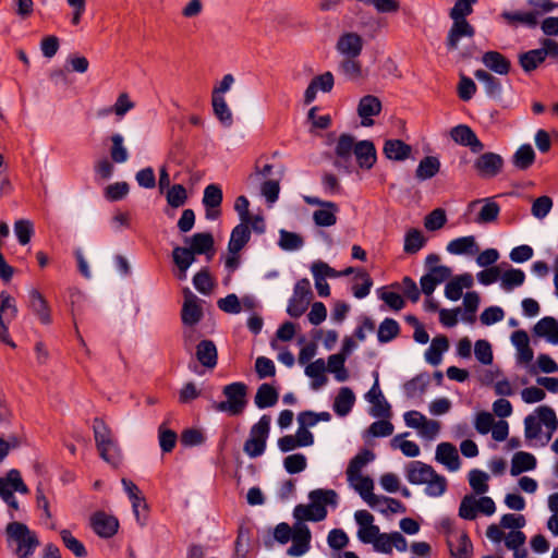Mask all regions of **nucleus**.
Masks as SVG:
<instances>
[{
    "label": "nucleus",
    "mask_w": 558,
    "mask_h": 558,
    "mask_svg": "<svg viewBox=\"0 0 558 558\" xmlns=\"http://www.w3.org/2000/svg\"><path fill=\"white\" fill-rule=\"evenodd\" d=\"M374 385L365 396L367 401L373 404L371 415L374 417L389 418L392 415L391 407L379 388L378 373L374 372Z\"/></svg>",
    "instance_id": "nucleus-9"
},
{
    "label": "nucleus",
    "mask_w": 558,
    "mask_h": 558,
    "mask_svg": "<svg viewBox=\"0 0 558 558\" xmlns=\"http://www.w3.org/2000/svg\"><path fill=\"white\" fill-rule=\"evenodd\" d=\"M451 138L459 145L470 147L472 153H480L484 145L475 132L466 124H459L450 130Z\"/></svg>",
    "instance_id": "nucleus-14"
},
{
    "label": "nucleus",
    "mask_w": 558,
    "mask_h": 558,
    "mask_svg": "<svg viewBox=\"0 0 558 558\" xmlns=\"http://www.w3.org/2000/svg\"><path fill=\"white\" fill-rule=\"evenodd\" d=\"M355 403V395L349 387H341L333 401V411L338 416H347Z\"/></svg>",
    "instance_id": "nucleus-30"
},
{
    "label": "nucleus",
    "mask_w": 558,
    "mask_h": 558,
    "mask_svg": "<svg viewBox=\"0 0 558 558\" xmlns=\"http://www.w3.org/2000/svg\"><path fill=\"white\" fill-rule=\"evenodd\" d=\"M381 111V101L378 97L366 95L360 99L357 113L362 119L363 126H372L374 120L372 117L378 116Z\"/></svg>",
    "instance_id": "nucleus-19"
},
{
    "label": "nucleus",
    "mask_w": 558,
    "mask_h": 558,
    "mask_svg": "<svg viewBox=\"0 0 558 558\" xmlns=\"http://www.w3.org/2000/svg\"><path fill=\"white\" fill-rule=\"evenodd\" d=\"M278 399V391L270 384L264 383L258 387L254 402L258 409H266L274 407Z\"/></svg>",
    "instance_id": "nucleus-34"
},
{
    "label": "nucleus",
    "mask_w": 558,
    "mask_h": 558,
    "mask_svg": "<svg viewBox=\"0 0 558 558\" xmlns=\"http://www.w3.org/2000/svg\"><path fill=\"white\" fill-rule=\"evenodd\" d=\"M214 114L225 126H231L233 123L232 112L229 109L225 97L211 96Z\"/></svg>",
    "instance_id": "nucleus-40"
},
{
    "label": "nucleus",
    "mask_w": 558,
    "mask_h": 558,
    "mask_svg": "<svg viewBox=\"0 0 558 558\" xmlns=\"http://www.w3.org/2000/svg\"><path fill=\"white\" fill-rule=\"evenodd\" d=\"M488 474L478 469H473L469 472V483L472 489L478 494H485L488 490Z\"/></svg>",
    "instance_id": "nucleus-51"
},
{
    "label": "nucleus",
    "mask_w": 558,
    "mask_h": 558,
    "mask_svg": "<svg viewBox=\"0 0 558 558\" xmlns=\"http://www.w3.org/2000/svg\"><path fill=\"white\" fill-rule=\"evenodd\" d=\"M14 232L21 245L29 243L34 234V225L28 219H20L14 222Z\"/></svg>",
    "instance_id": "nucleus-52"
},
{
    "label": "nucleus",
    "mask_w": 558,
    "mask_h": 558,
    "mask_svg": "<svg viewBox=\"0 0 558 558\" xmlns=\"http://www.w3.org/2000/svg\"><path fill=\"white\" fill-rule=\"evenodd\" d=\"M449 348V341L446 336H436L432 342L429 348L425 352V360L434 365L437 366L441 362L442 353L446 352Z\"/></svg>",
    "instance_id": "nucleus-33"
},
{
    "label": "nucleus",
    "mask_w": 558,
    "mask_h": 558,
    "mask_svg": "<svg viewBox=\"0 0 558 558\" xmlns=\"http://www.w3.org/2000/svg\"><path fill=\"white\" fill-rule=\"evenodd\" d=\"M197 361L207 368H214L217 365L218 353L213 340H202L196 345Z\"/></svg>",
    "instance_id": "nucleus-28"
},
{
    "label": "nucleus",
    "mask_w": 558,
    "mask_h": 558,
    "mask_svg": "<svg viewBox=\"0 0 558 558\" xmlns=\"http://www.w3.org/2000/svg\"><path fill=\"white\" fill-rule=\"evenodd\" d=\"M340 71L349 80H359L362 77V64L356 58H344L339 64Z\"/></svg>",
    "instance_id": "nucleus-54"
},
{
    "label": "nucleus",
    "mask_w": 558,
    "mask_h": 558,
    "mask_svg": "<svg viewBox=\"0 0 558 558\" xmlns=\"http://www.w3.org/2000/svg\"><path fill=\"white\" fill-rule=\"evenodd\" d=\"M482 62L486 68L499 75H507L511 70L510 60L495 50L485 52L482 57Z\"/></svg>",
    "instance_id": "nucleus-23"
},
{
    "label": "nucleus",
    "mask_w": 558,
    "mask_h": 558,
    "mask_svg": "<svg viewBox=\"0 0 558 558\" xmlns=\"http://www.w3.org/2000/svg\"><path fill=\"white\" fill-rule=\"evenodd\" d=\"M446 222V211L442 208H436L425 217L424 226L429 231H436L441 229Z\"/></svg>",
    "instance_id": "nucleus-58"
},
{
    "label": "nucleus",
    "mask_w": 558,
    "mask_h": 558,
    "mask_svg": "<svg viewBox=\"0 0 558 558\" xmlns=\"http://www.w3.org/2000/svg\"><path fill=\"white\" fill-rule=\"evenodd\" d=\"M187 201L186 189L182 184H173L167 192V203L178 208L183 206Z\"/></svg>",
    "instance_id": "nucleus-56"
},
{
    "label": "nucleus",
    "mask_w": 558,
    "mask_h": 558,
    "mask_svg": "<svg viewBox=\"0 0 558 558\" xmlns=\"http://www.w3.org/2000/svg\"><path fill=\"white\" fill-rule=\"evenodd\" d=\"M535 412L537 413V420L541 424H544L545 427L549 430L548 438L551 437V434L558 428V420L555 411L548 405L538 407Z\"/></svg>",
    "instance_id": "nucleus-44"
},
{
    "label": "nucleus",
    "mask_w": 558,
    "mask_h": 558,
    "mask_svg": "<svg viewBox=\"0 0 558 558\" xmlns=\"http://www.w3.org/2000/svg\"><path fill=\"white\" fill-rule=\"evenodd\" d=\"M535 161V153L530 144L521 145L512 156V163L519 170H527Z\"/></svg>",
    "instance_id": "nucleus-37"
},
{
    "label": "nucleus",
    "mask_w": 558,
    "mask_h": 558,
    "mask_svg": "<svg viewBox=\"0 0 558 558\" xmlns=\"http://www.w3.org/2000/svg\"><path fill=\"white\" fill-rule=\"evenodd\" d=\"M283 466L289 474L303 472L307 466L306 457L303 453L287 456L283 460Z\"/></svg>",
    "instance_id": "nucleus-55"
},
{
    "label": "nucleus",
    "mask_w": 558,
    "mask_h": 558,
    "mask_svg": "<svg viewBox=\"0 0 558 558\" xmlns=\"http://www.w3.org/2000/svg\"><path fill=\"white\" fill-rule=\"evenodd\" d=\"M203 318V308L198 298L189 288L184 290V303L181 310V319L185 326H194Z\"/></svg>",
    "instance_id": "nucleus-13"
},
{
    "label": "nucleus",
    "mask_w": 558,
    "mask_h": 558,
    "mask_svg": "<svg viewBox=\"0 0 558 558\" xmlns=\"http://www.w3.org/2000/svg\"><path fill=\"white\" fill-rule=\"evenodd\" d=\"M425 484L426 487L424 492L429 497H439L444 495L448 486L446 477L438 474L436 471L435 474H433Z\"/></svg>",
    "instance_id": "nucleus-46"
},
{
    "label": "nucleus",
    "mask_w": 558,
    "mask_h": 558,
    "mask_svg": "<svg viewBox=\"0 0 558 558\" xmlns=\"http://www.w3.org/2000/svg\"><path fill=\"white\" fill-rule=\"evenodd\" d=\"M110 158L112 162L123 163L129 159V151L124 146V138L121 134L114 133L110 137Z\"/></svg>",
    "instance_id": "nucleus-41"
},
{
    "label": "nucleus",
    "mask_w": 558,
    "mask_h": 558,
    "mask_svg": "<svg viewBox=\"0 0 558 558\" xmlns=\"http://www.w3.org/2000/svg\"><path fill=\"white\" fill-rule=\"evenodd\" d=\"M551 207L553 199L547 195H543L533 202L531 211L535 218L543 219L549 214Z\"/></svg>",
    "instance_id": "nucleus-63"
},
{
    "label": "nucleus",
    "mask_w": 558,
    "mask_h": 558,
    "mask_svg": "<svg viewBox=\"0 0 558 558\" xmlns=\"http://www.w3.org/2000/svg\"><path fill=\"white\" fill-rule=\"evenodd\" d=\"M472 543L470 537L463 533L459 537V543L456 548L450 545V554L452 558H470L472 553Z\"/></svg>",
    "instance_id": "nucleus-64"
},
{
    "label": "nucleus",
    "mask_w": 558,
    "mask_h": 558,
    "mask_svg": "<svg viewBox=\"0 0 558 558\" xmlns=\"http://www.w3.org/2000/svg\"><path fill=\"white\" fill-rule=\"evenodd\" d=\"M544 61L545 58L541 48L532 49L519 54V64L526 73L536 70Z\"/></svg>",
    "instance_id": "nucleus-38"
},
{
    "label": "nucleus",
    "mask_w": 558,
    "mask_h": 558,
    "mask_svg": "<svg viewBox=\"0 0 558 558\" xmlns=\"http://www.w3.org/2000/svg\"><path fill=\"white\" fill-rule=\"evenodd\" d=\"M536 458L532 453L525 451H518L512 457L510 474L512 476H518L523 472L534 470L536 468Z\"/></svg>",
    "instance_id": "nucleus-31"
},
{
    "label": "nucleus",
    "mask_w": 558,
    "mask_h": 558,
    "mask_svg": "<svg viewBox=\"0 0 558 558\" xmlns=\"http://www.w3.org/2000/svg\"><path fill=\"white\" fill-rule=\"evenodd\" d=\"M250 539V529L241 525L238 530V535L234 543L235 555L238 558H245L248 551Z\"/></svg>",
    "instance_id": "nucleus-61"
},
{
    "label": "nucleus",
    "mask_w": 558,
    "mask_h": 558,
    "mask_svg": "<svg viewBox=\"0 0 558 558\" xmlns=\"http://www.w3.org/2000/svg\"><path fill=\"white\" fill-rule=\"evenodd\" d=\"M474 35L475 28L468 20H452V25L446 38V47L449 51L456 50L462 37L472 38Z\"/></svg>",
    "instance_id": "nucleus-17"
},
{
    "label": "nucleus",
    "mask_w": 558,
    "mask_h": 558,
    "mask_svg": "<svg viewBox=\"0 0 558 558\" xmlns=\"http://www.w3.org/2000/svg\"><path fill=\"white\" fill-rule=\"evenodd\" d=\"M223 199V194L220 185L209 184L204 190L203 205L206 210V218L215 220L220 216V206Z\"/></svg>",
    "instance_id": "nucleus-15"
},
{
    "label": "nucleus",
    "mask_w": 558,
    "mask_h": 558,
    "mask_svg": "<svg viewBox=\"0 0 558 558\" xmlns=\"http://www.w3.org/2000/svg\"><path fill=\"white\" fill-rule=\"evenodd\" d=\"M90 525L99 537L110 538L118 532L119 521L113 515L97 511L90 518Z\"/></svg>",
    "instance_id": "nucleus-12"
},
{
    "label": "nucleus",
    "mask_w": 558,
    "mask_h": 558,
    "mask_svg": "<svg viewBox=\"0 0 558 558\" xmlns=\"http://www.w3.org/2000/svg\"><path fill=\"white\" fill-rule=\"evenodd\" d=\"M510 26L524 25L534 28L538 25V19L532 11H504L500 15Z\"/></svg>",
    "instance_id": "nucleus-27"
},
{
    "label": "nucleus",
    "mask_w": 558,
    "mask_h": 558,
    "mask_svg": "<svg viewBox=\"0 0 558 558\" xmlns=\"http://www.w3.org/2000/svg\"><path fill=\"white\" fill-rule=\"evenodd\" d=\"M185 243H189V247L175 246L173 250L180 253V255L192 258L195 262V255H209L210 258L215 252V240L210 232H198L194 233L190 238L184 239Z\"/></svg>",
    "instance_id": "nucleus-6"
},
{
    "label": "nucleus",
    "mask_w": 558,
    "mask_h": 558,
    "mask_svg": "<svg viewBox=\"0 0 558 558\" xmlns=\"http://www.w3.org/2000/svg\"><path fill=\"white\" fill-rule=\"evenodd\" d=\"M407 480L413 485L425 484L435 474L432 465L422 461H411L407 465Z\"/></svg>",
    "instance_id": "nucleus-20"
},
{
    "label": "nucleus",
    "mask_w": 558,
    "mask_h": 558,
    "mask_svg": "<svg viewBox=\"0 0 558 558\" xmlns=\"http://www.w3.org/2000/svg\"><path fill=\"white\" fill-rule=\"evenodd\" d=\"M251 239V230L248 222H241L236 225L230 234L228 243V252L231 254H239Z\"/></svg>",
    "instance_id": "nucleus-21"
},
{
    "label": "nucleus",
    "mask_w": 558,
    "mask_h": 558,
    "mask_svg": "<svg viewBox=\"0 0 558 558\" xmlns=\"http://www.w3.org/2000/svg\"><path fill=\"white\" fill-rule=\"evenodd\" d=\"M279 234H280V238H279L278 245L283 251H295V250L301 248L304 244L303 238L298 233L290 232V231L282 229V230H280Z\"/></svg>",
    "instance_id": "nucleus-47"
},
{
    "label": "nucleus",
    "mask_w": 558,
    "mask_h": 558,
    "mask_svg": "<svg viewBox=\"0 0 558 558\" xmlns=\"http://www.w3.org/2000/svg\"><path fill=\"white\" fill-rule=\"evenodd\" d=\"M474 354L477 361L484 365L493 363V350L487 340L481 339L475 342Z\"/></svg>",
    "instance_id": "nucleus-62"
},
{
    "label": "nucleus",
    "mask_w": 558,
    "mask_h": 558,
    "mask_svg": "<svg viewBox=\"0 0 558 558\" xmlns=\"http://www.w3.org/2000/svg\"><path fill=\"white\" fill-rule=\"evenodd\" d=\"M93 432L99 456L109 464L118 466L121 462V451L109 426L102 418L95 417Z\"/></svg>",
    "instance_id": "nucleus-3"
},
{
    "label": "nucleus",
    "mask_w": 558,
    "mask_h": 558,
    "mask_svg": "<svg viewBox=\"0 0 558 558\" xmlns=\"http://www.w3.org/2000/svg\"><path fill=\"white\" fill-rule=\"evenodd\" d=\"M247 385L242 381L228 384L222 388L226 400L213 401L211 409L229 416H239L247 407Z\"/></svg>",
    "instance_id": "nucleus-2"
},
{
    "label": "nucleus",
    "mask_w": 558,
    "mask_h": 558,
    "mask_svg": "<svg viewBox=\"0 0 558 558\" xmlns=\"http://www.w3.org/2000/svg\"><path fill=\"white\" fill-rule=\"evenodd\" d=\"M193 284L195 289L202 294H208L213 287L214 282L211 280L208 268H203L193 277Z\"/></svg>",
    "instance_id": "nucleus-60"
},
{
    "label": "nucleus",
    "mask_w": 558,
    "mask_h": 558,
    "mask_svg": "<svg viewBox=\"0 0 558 558\" xmlns=\"http://www.w3.org/2000/svg\"><path fill=\"white\" fill-rule=\"evenodd\" d=\"M537 337L546 338L549 343L558 344V320L551 316H545L533 327Z\"/></svg>",
    "instance_id": "nucleus-25"
},
{
    "label": "nucleus",
    "mask_w": 558,
    "mask_h": 558,
    "mask_svg": "<svg viewBox=\"0 0 558 558\" xmlns=\"http://www.w3.org/2000/svg\"><path fill=\"white\" fill-rule=\"evenodd\" d=\"M436 460L446 465L449 471L460 468V458L457 448L450 442H440L436 448Z\"/></svg>",
    "instance_id": "nucleus-22"
},
{
    "label": "nucleus",
    "mask_w": 558,
    "mask_h": 558,
    "mask_svg": "<svg viewBox=\"0 0 558 558\" xmlns=\"http://www.w3.org/2000/svg\"><path fill=\"white\" fill-rule=\"evenodd\" d=\"M338 205L336 204L335 208H325L317 209L313 213V220L318 227H331L337 222V211Z\"/></svg>",
    "instance_id": "nucleus-50"
},
{
    "label": "nucleus",
    "mask_w": 558,
    "mask_h": 558,
    "mask_svg": "<svg viewBox=\"0 0 558 558\" xmlns=\"http://www.w3.org/2000/svg\"><path fill=\"white\" fill-rule=\"evenodd\" d=\"M474 76L481 83H483L485 93L489 98L500 99L502 94V86L499 78L490 74L489 72L478 69L474 72Z\"/></svg>",
    "instance_id": "nucleus-29"
},
{
    "label": "nucleus",
    "mask_w": 558,
    "mask_h": 558,
    "mask_svg": "<svg viewBox=\"0 0 558 558\" xmlns=\"http://www.w3.org/2000/svg\"><path fill=\"white\" fill-rule=\"evenodd\" d=\"M28 308L43 325H50L52 323L49 303L37 289H32L28 292Z\"/></svg>",
    "instance_id": "nucleus-16"
},
{
    "label": "nucleus",
    "mask_w": 558,
    "mask_h": 558,
    "mask_svg": "<svg viewBox=\"0 0 558 558\" xmlns=\"http://www.w3.org/2000/svg\"><path fill=\"white\" fill-rule=\"evenodd\" d=\"M312 298L313 292L310 280L307 278L298 280L293 289V295L289 300L287 313L293 318L302 316L307 310Z\"/></svg>",
    "instance_id": "nucleus-7"
},
{
    "label": "nucleus",
    "mask_w": 558,
    "mask_h": 558,
    "mask_svg": "<svg viewBox=\"0 0 558 558\" xmlns=\"http://www.w3.org/2000/svg\"><path fill=\"white\" fill-rule=\"evenodd\" d=\"M504 163V158L499 154L487 151L475 159L474 169L482 178H495L501 172Z\"/></svg>",
    "instance_id": "nucleus-8"
},
{
    "label": "nucleus",
    "mask_w": 558,
    "mask_h": 558,
    "mask_svg": "<svg viewBox=\"0 0 558 558\" xmlns=\"http://www.w3.org/2000/svg\"><path fill=\"white\" fill-rule=\"evenodd\" d=\"M351 484L369 507L376 508L377 505L380 504L379 496L373 493L374 482L369 476H363L361 474L360 477H356L355 482Z\"/></svg>",
    "instance_id": "nucleus-26"
},
{
    "label": "nucleus",
    "mask_w": 558,
    "mask_h": 558,
    "mask_svg": "<svg viewBox=\"0 0 558 558\" xmlns=\"http://www.w3.org/2000/svg\"><path fill=\"white\" fill-rule=\"evenodd\" d=\"M375 459V453L369 449H362L353 457L347 468V477L350 483L355 482L356 477L362 474V469Z\"/></svg>",
    "instance_id": "nucleus-24"
},
{
    "label": "nucleus",
    "mask_w": 558,
    "mask_h": 558,
    "mask_svg": "<svg viewBox=\"0 0 558 558\" xmlns=\"http://www.w3.org/2000/svg\"><path fill=\"white\" fill-rule=\"evenodd\" d=\"M356 278L362 279L363 282L361 284H353L352 286L353 295L356 299H364L371 292V289L373 287V279L371 278L369 274L366 272L365 270L357 271L356 272Z\"/></svg>",
    "instance_id": "nucleus-59"
},
{
    "label": "nucleus",
    "mask_w": 558,
    "mask_h": 558,
    "mask_svg": "<svg viewBox=\"0 0 558 558\" xmlns=\"http://www.w3.org/2000/svg\"><path fill=\"white\" fill-rule=\"evenodd\" d=\"M426 243V239L418 229H410L404 236L403 251L407 254H416Z\"/></svg>",
    "instance_id": "nucleus-42"
},
{
    "label": "nucleus",
    "mask_w": 558,
    "mask_h": 558,
    "mask_svg": "<svg viewBox=\"0 0 558 558\" xmlns=\"http://www.w3.org/2000/svg\"><path fill=\"white\" fill-rule=\"evenodd\" d=\"M5 534L8 542L16 543L17 558L31 557L40 544L36 533L22 522H10L5 527Z\"/></svg>",
    "instance_id": "nucleus-4"
},
{
    "label": "nucleus",
    "mask_w": 558,
    "mask_h": 558,
    "mask_svg": "<svg viewBox=\"0 0 558 558\" xmlns=\"http://www.w3.org/2000/svg\"><path fill=\"white\" fill-rule=\"evenodd\" d=\"M477 0H457L454 5L449 11V16L451 20H466V16L472 14L473 4L476 3Z\"/></svg>",
    "instance_id": "nucleus-57"
},
{
    "label": "nucleus",
    "mask_w": 558,
    "mask_h": 558,
    "mask_svg": "<svg viewBox=\"0 0 558 558\" xmlns=\"http://www.w3.org/2000/svg\"><path fill=\"white\" fill-rule=\"evenodd\" d=\"M336 48L344 58H357L363 49V38L353 32L344 33L339 37Z\"/></svg>",
    "instance_id": "nucleus-18"
},
{
    "label": "nucleus",
    "mask_w": 558,
    "mask_h": 558,
    "mask_svg": "<svg viewBox=\"0 0 558 558\" xmlns=\"http://www.w3.org/2000/svg\"><path fill=\"white\" fill-rule=\"evenodd\" d=\"M400 333V325L393 318H385L377 331V338L380 343H387L393 340Z\"/></svg>",
    "instance_id": "nucleus-39"
},
{
    "label": "nucleus",
    "mask_w": 558,
    "mask_h": 558,
    "mask_svg": "<svg viewBox=\"0 0 558 558\" xmlns=\"http://www.w3.org/2000/svg\"><path fill=\"white\" fill-rule=\"evenodd\" d=\"M439 159L435 156H426L420 161L415 170V177L420 181H425L434 178L439 172Z\"/></svg>",
    "instance_id": "nucleus-36"
},
{
    "label": "nucleus",
    "mask_w": 558,
    "mask_h": 558,
    "mask_svg": "<svg viewBox=\"0 0 558 558\" xmlns=\"http://www.w3.org/2000/svg\"><path fill=\"white\" fill-rule=\"evenodd\" d=\"M383 150L388 159L402 161L409 158L412 148L401 140H387Z\"/></svg>",
    "instance_id": "nucleus-32"
},
{
    "label": "nucleus",
    "mask_w": 558,
    "mask_h": 558,
    "mask_svg": "<svg viewBox=\"0 0 558 558\" xmlns=\"http://www.w3.org/2000/svg\"><path fill=\"white\" fill-rule=\"evenodd\" d=\"M333 167L347 174L353 172V155L362 170H371L377 160L376 147L372 141L363 140L355 142L354 136L348 133H342L338 137Z\"/></svg>",
    "instance_id": "nucleus-1"
},
{
    "label": "nucleus",
    "mask_w": 558,
    "mask_h": 558,
    "mask_svg": "<svg viewBox=\"0 0 558 558\" xmlns=\"http://www.w3.org/2000/svg\"><path fill=\"white\" fill-rule=\"evenodd\" d=\"M270 416L264 414L259 421L251 427L248 438L243 445V451L250 458H258L264 454L270 432Z\"/></svg>",
    "instance_id": "nucleus-5"
},
{
    "label": "nucleus",
    "mask_w": 558,
    "mask_h": 558,
    "mask_svg": "<svg viewBox=\"0 0 558 558\" xmlns=\"http://www.w3.org/2000/svg\"><path fill=\"white\" fill-rule=\"evenodd\" d=\"M477 250L473 235L457 238L447 245V251L453 255L474 254Z\"/></svg>",
    "instance_id": "nucleus-35"
},
{
    "label": "nucleus",
    "mask_w": 558,
    "mask_h": 558,
    "mask_svg": "<svg viewBox=\"0 0 558 558\" xmlns=\"http://www.w3.org/2000/svg\"><path fill=\"white\" fill-rule=\"evenodd\" d=\"M500 213V206L494 201H486L484 206L481 208L475 222L477 223H490L497 220Z\"/></svg>",
    "instance_id": "nucleus-48"
},
{
    "label": "nucleus",
    "mask_w": 558,
    "mask_h": 558,
    "mask_svg": "<svg viewBox=\"0 0 558 558\" xmlns=\"http://www.w3.org/2000/svg\"><path fill=\"white\" fill-rule=\"evenodd\" d=\"M308 499L312 507L317 512L318 518H322L323 520L327 517L326 506H331L332 508L338 506V494L333 489L317 488L311 490Z\"/></svg>",
    "instance_id": "nucleus-11"
},
{
    "label": "nucleus",
    "mask_w": 558,
    "mask_h": 558,
    "mask_svg": "<svg viewBox=\"0 0 558 558\" xmlns=\"http://www.w3.org/2000/svg\"><path fill=\"white\" fill-rule=\"evenodd\" d=\"M158 439L162 452H171L177 445L178 435L174 430L161 424L158 428Z\"/></svg>",
    "instance_id": "nucleus-53"
},
{
    "label": "nucleus",
    "mask_w": 558,
    "mask_h": 558,
    "mask_svg": "<svg viewBox=\"0 0 558 558\" xmlns=\"http://www.w3.org/2000/svg\"><path fill=\"white\" fill-rule=\"evenodd\" d=\"M61 539L64 546L71 550L76 557L84 558L87 556V550L84 544L72 535L69 530H62L60 532Z\"/></svg>",
    "instance_id": "nucleus-49"
},
{
    "label": "nucleus",
    "mask_w": 558,
    "mask_h": 558,
    "mask_svg": "<svg viewBox=\"0 0 558 558\" xmlns=\"http://www.w3.org/2000/svg\"><path fill=\"white\" fill-rule=\"evenodd\" d=\"M312 534L308 526L303 522H296L293 525L291 535L292 545L288 548L289 556L299 557L304 555L310 549Z\"/></svg>",
    "instance_id": "nucleus-10"
},
{
    "label": "nucleus",
    "mask_w": 558,
    "mask_h": 558,
    "mask_svg": "<svg viewBox=\"0 0 558 558\" xmlns=\"http://www.w3.org/2000/svg\"><path fill=\"white\" fill-rule=\"evenodd\" d=\"M501 288L505 291H511L512 289L520 287L525 281V274L523 270L518 268H510L501 275Z\"/></svg>",
    "instance_id": "nucleus-43"
},
{
    "label": "nucleus",
    "mask_w": 558,
    "mask_h": 558,
    "mask_svg": "<svg viewBox=\"0 0 558 558\" xmlns=\"http://www.w3.org/2000/svg\"><path fill=\"white\" fill-rule=\"evenodd\" d=\"M0 315L4 322L10 323L17 315V306L15 299L11 296L7 291L0 292Z\"/></svg>",
    "instance_id": "nucleus-45"
}]
</instances>
